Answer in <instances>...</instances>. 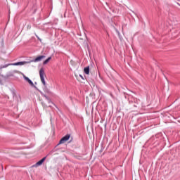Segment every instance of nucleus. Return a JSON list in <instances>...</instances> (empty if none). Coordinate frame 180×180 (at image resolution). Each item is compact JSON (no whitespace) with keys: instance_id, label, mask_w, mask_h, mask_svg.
Wrapping results in <instances>:
<instances>
[{"instance_id":"obj_1","label":"nucleus","mask_w":180,"mask_h":180,"mask_svg":"<svg viewBox=\"0 0 180 180\" xmlns=\"http://www.w3.org/2000/svg\"><path fill=\"white\" fill-rule=\"evenodd\" d=\"M27 62H17L15 63H9V64H6L1 67L2 69L6 68L8 66H22L24 65L25 64H27Z\"/></svg>"},{"instance_id":"obj_2","label":"nucleus","mask_w":180,"mask_h":180,"mask_svg":"<svg viewBox=\"0 0 180 180\" xmlns=\"http://www.w3.org/2000/svg\"><path fill=\"white\" fill-rule=\"evenodd\" d=\"M46 160V157H44L41 160H39L38 162L36 164L33 165L32 166V168H37L39 167H41L42 165H44V162Z\"/></svg>"},{"instance_id":"obj_3","label":"nucleus","mask_w":180,"mask_h":180,"mask_svg":"<svg viewBox=\"0 0 180 180\" xmlns=\"http://www.w3.org/2000/svg\"><path fill=\"white\" fill-rule=\"evenodd\" d=\"M44 69L41 68L39 70V77H40V80H41V82L44 85H45V80H44Z\"/></svg>"},{"instance_id":"obj_4","label":"nucleus","mask_w":180,"mask_h":180,"mask_svg":"<svg viewBox=\"0 0 180 180\" xmlns=\"http://www.w3.org/2000/svg\"><path fill=\"white\" fill-rule=\"evenodd\" d=\"M70 139V135L68 134L63 136V138L61 139L59 141V144H64L66 143L69 139Z\"/></svg>"},{"instance_id":"obj_5","label":"nucleus","mask_w":180,"mask_h":180,"mask_svg":"<svg viewBox=\"0 0 180 180\" xmlns=\"http://www.w3.org/2000/svg\"><path fill=\"white\" fill-rule=\"evenodd\" d=\"M22 77L23 79H25V81L27 82L30 86H34V82H32L28 77L25 76V75H22Z\"/></svg>"},{"instance_id":"obj_6","label":"nucleus","mask_w":180,"mask_h":180,"mask_svg":"<svg viewBox=\"0 0 180 180\" xmlns=\"http://www.w3.org/2000/svg\"><path fill=\"white\" fill-rule=\"evenodd\" d=\"M22 77L23 79H25V81L27 82L30 86H34V82H32L28 77L25 76V75H22Z\"/></svg>"},{"instance_id":"obj_7","label":"nucleus","mask_w":180,"mask_h":180,"mask_svg":"<svg viewBox=\"0 0 180 180\" xmlns=\"http://www.w3.org/2000/svg\"><path fill=\"white\" fill-rule=\"evenodd\" d=\"M75 77H76L77 79H78V81L79 82H82V81L84 80V77L82 75H79V76L78 75H75Z\"/></svg>"},{"instance_id":"obj_8","label":"nucleus","mask_w":180,"mask_h":180,"mask_svg":"<svg viewBox=\"0 0 180 180\" xmlns=\"http://www.w3.org/2000/svg\"><path fill=\"white\" fill-rule=\"evenodd\" d=\"M45 58L44 56H38L36 58V59L34 60V62H39V61H41L42 59Z\"/></svg>"},{"instance_id":"obj_9","label":"nucleus","mask_w":180,"mask_h":180,"mask_svg":"<svg viewBox=\"0 0 180 180\" xmlns=\"http://www.w3.org/2000/svg\"><path fill=\"white\" fill-rule=\"evenodd\" d=\"M84 72L86 75L90 74V67L88 66V67L84 68Z\"/></svg>"},{"instance_id":"obj_10","label":"nucleus","mask_w":180,"mask_h":180,"mask_svg":"<svg viewBox=\"0 0 180 180\" xmlns=\"http://www.w3.org/2000/svg\"><path fill=\"white\" fill-rule=\"evenodd\" d=\"M70 64L72 65V66L76 67L77 65V62H75L74 60H71V61H70Z\"/></svg>"},{"instance_id":"obj_11","label":"nucleus","mask_w":180,"mask_h":180,"mask_svg":"<svg viewBox=\"0 0 180 180\" xmlns=\"http://www.w3.org/2000/svg\"><path fill=\"white\" fill-rule=\"evenodd\" d=\"M48 102H49V105H48V107H51L52 105H53L52 102H51V101H49V99H48Z\"/></svg>"},{"instance_id":"obj_12","label":"nucleus","mask_w":180,"mask_h":180,"mask_svg":"<svg viewBox=\"0 0 180 180\" xmlns=\"http://www.w3.org/2000/svg\"><path fill=\"white\" fill-rule=\"evenodd\" d=\"M51 60V57H49L48 59H46V63H48L49 61H50Z\"/></svg>"},{"instance_id":"obj_13","label":"nucleus","mask_w":180,"mask_h":180,"mask_svg":"<svg viewBox=\"0 0 180 180\" xmlns=\"http://www.w3.org/2000/svg\"><path fill=\"white\" fill-rule=\"evenodd\" d=\"M134 180H140V177L138 176H135L134 178Z\"/></svg>"},{"instance_id":"obj_14","label":"nucleus","mask_w":180,"mask_h":180,"mask_svg":"<svg viewBox=\"0 0 180 180\" xmlns=\"http://www.w3.org/2000/svg\"><path fill=\"white\" fill-rule=\"evenodd\" d=\"M176 4L179 6H180V4H179V3L176 2Z\"/></svg>"},{"instance_id":"obj_15","label":"nucleus","mask_w":180,"mask_h":180,"mask_svg":"<svg viewBox=\"0 0 180 180\" xmlns=\"http://www.w3.org/2000/svg\"><path fill=\"white\" fill-rule=\"evenodd\" d=\"M44 64H46V61H44V63H43Z\"/></svg>"},{"instance_id":"obj_16","label":"nucleus","mask_w":180,"mask_h":180,"mask_svg":"<svg viewBox=\"0 0 180 180\" xmlns=\"http://www.w3.org/2000/svg\"><path fill=\"white\" fill-rule=\"evenodd\" d=\"M0 84H1V80L0 79Z\"/></svg>"}]
</instances>
